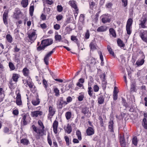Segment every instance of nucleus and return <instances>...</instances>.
Listing matches in <instances>:
<instances>
[{"label":"nucleus","mask_w":147,"mask_h":147,"mask_svg":"<svg viewBox=\"0 0 147 147\" xmlns=\"http://www.w3.org/2000/svg\"><path fill=\"white\" fill-rule=\"evenodd\" d=\"M88 93L90 96H92L93 93L92 89L91 87H88Z\"/></svg>","instance_id":"41"},{"label":"nucleus","mask_w":147,"mask_h":147,"mask_svg":"<svg viewBox=\"0 0 147 147\" xmlns=\"http://www.w3.org/2000/svg\"><path fill=\"white\" fill-rule=\"evenodd\" d=\"M105 74H103V78L102 81V84L103 85L102 86L103 88L105 89L106 88V85L107 83L106 81L105 80Z\"/></svg>","instance_id":"29"},{"label":"nucleus","mask_w":147,"mask_h":147,"mask_svg":"<svg viewBox=\"0 0 147 147\" xmlns=\"http://www.w3.org/2000/svg\"><path fill=\"white\" fill-rule=\"evenodd\" d=\"M53 53V51H51L45 56L44 60V61L46 65H48L49 64V57Z\"/></svg>","instance_id":"8"},{"label":"nucleus","mask_w":147,"mask_h":147,"mask_svg":"<svg viewBox=\"0 0 147 147\" xmlns=\"http://www.w3.org/2000/svg\"><path fill=\"white\" fill-rule=\"evenodd\" d=\"M43 85L45 86V88H47L48 86V84L47 81L45 79L43 80Z\"/></svg>","instance_id":"54"},{"label":"nucleus","mask_w":147,"mask_h":147,"mask_svg":"<svg viewBox=\"0 0 147 147\" xmlns=\"http://www.w3.org/2000/svg\"><path fill=\"white\" fill-rule=\"evenodd\" d=\"M86 133L88 136H91L94 133L93 129L91 127H88L87 129Z\"/></svg>","instance_id":"19"},{"label":"nucleus","mask_w":147,"mask_h":147,"mask_svg":"<svg viewBox=\"0 0 147 147\" xmlns=\"http://www.w3.org/2000/svg\"><path fill=\"white\" fill-rule=\"evenodd\" d=\"M71 40L72 41H74L77 44L78 47L79 46V43L78 40L76 38V37L74 36H71Z\"/></svg>","instance_id":"25"},{"label":"nucleus","mask_w":147,"mask_h":147,"mask_svg":"<svg viewBox=\"0 0 147 147\" xmlns=\"http://www.w3.org/2000/svg\"><path fill=\"white\" fill-rule=\"evenodd\" d=\"M49 114L48 115V119H51L55 112V110L53 107L50 106L49 107Z\"/></svg>","instance_id":"6"},{"label":"nucleus","mask_w":147,"mask_h":147,"mask_svg":"<svg viewBox=\"0 0 147 147\" xmlns=\"http://www.w3.org/2000/svg\"><path fill=\"white\" fill-rule=\"evenodd\" d=\"M71 112L68 111L66 112L65 114V116L67 119H69L71 117Z\"/></svg>","instance_id":"35"},{"label":"nucleus","mask_w":147,"mask_h":147,"mask_svg":"<svg viewBox=\"0 0 147 147\" xmlns=\"http://www.w3.org/2000/svg\"><path fill=\"white\" fill-rule=\"evenodd\" d=\"M9 12V11L8 10H5L4 13L3 15V18H7L8 17V13Z\"/></svg>","instance_id":"44"},{"label":"nucleus","mask_w":147,"mask_h":147,"mask_svg":"<svg viewBox=\"0 0 147 147\" xmlns=\"http://www.w3.org/2000/svg\"><path fill=\"white\" fill-rule=\"evenodd\" d=\"M18 113V111L17 109H15L13 111V113L15 115H17Z\"/></svg>","instance_id":"61"},{"label":"nucleus","mask_w":147,"mask_h":147,"mask_svg":"<svg viewBox=\"0 0 147 147\" xmlns=\"http://www.w3.org/2000/svg\"><path fill=\"white\" fill-rule=\"evenodd\" d=\"M107 49L110 54L112 56H114V53L112 51V49L109 45H108L107 46Z\"/></svg>","instance_id":"43"},{"label":"nucleus","mask_w":147,"mask_h":147,"mask_svg":"<svg viewBox=\"0 0 147 147\" xmlns=\"http://www.w3.org/2000/svg\"><path fill=\"white\" fill-rule=\"evenodd\" d=\"M57 11L59 12H61L63 10V7L60 5H58L57 7Z\"/></svg>","instance_id":"53"},{"label":"nucleus","mask_w":147,"mask_h":147,"mask_svg":"<svg viewBox=\"0 0 147 147\" xmlns=\"http://www.w3.org/2000/svg\"><path fill=\"white\" fill-rule=\"evenodd\" d=\"M54 28L56 30H58L60 28V26L59 24H56L54 25Z\"/></svg>","instance_id":"57"},{"label":"nucleus","mask_w":147,"mask_h":147,"mask_svg":"<svg viewBox=\"0 0 147 147\" xmlns=\"http://www.w3.org/2000/svg\"><path fill=\"white\" fill-rule=\"evenodd\" d=\"M131 91L136 92L137 90L136 88V84L135 82H132L131 84Z\"/></svg>","instance_id":"30"},{"label":"nucleus","mask_w":147,"mask_h":147,"mask_svg":"<svg viewBox=\"0 0 147 147\" xmlns=\"http://www.w3.org/2000/svg\"><path fill=\"white\" fill-rule=\"evenodd\" d=\"M103 17L102 19V23H105L107 22H109L111 21V19L109 15H104L102 16Z\"/></svg>","instance_id":"11"},{"label":"nucleus","mask_w":147,"mask_h":147,"mask_svg":"<svg viewBox=\"0 0 147 147\" xmlns=\"http://www.w3.org/2000/svg\"><path fill=\"white\" fill-rule=\"evenodd\" d=\"M40 102L39 99L37 97L35 99H34L32 101V104L34 106L38 105Z\"/></svg>","instance_id":"23"},{"label":"nucleus","mask_w":147,"mask_h":147,"mask_svg":"<svg viewBox=\"0 0 147 147\" xmlns=\"http://www.w3.org/2000/svg\"><path fill=\"white\" fill-rule=\"evenodd\" d=\"M131 27L126 26V30L127 33L129 35H130L131 33Z\"/></svg>","instance_id":"48"},{"label":"nucleus","mask_w":147,"mask_h":147,"mask_svg":"<svg viewBox=\"0 0 147 147\" xmlns=\"http://www.w3.org/2000/svg\"><path fill=\"white\" fill-rule=\"evenodd\" d=\"M22 115L23 117L22 118L23 125H25L28 124L27 119L29 117V115L26 114H23Z\"/></svg>","instance_id":"10"},{"label":"nucleus","mask_w":147,"mask_h":147,"mask_svg":"<svg viewBox=\"0 0 147 147\" xmlns=\"http://www.w3.org/2000/svg\"><path fill=\"white\" fill-rule=\"evenodd\" d=\"M93 89L94 92H97L99 90V87L97 85H94L93 87Z\"/></svg>","instance_id":"50"},{"label":"nucleus","mask_w":147,"mask_h":147,"mask_svg":"<svg viewBox=\"0 0 147 147\" xmlns=\"http://www.w3.org/2000/svg\"><path fill=\"white\" fill-rule=\"evenodd\" d=\"M64 138L66 142L67 145L68 146H69V138L67 136H65L64 137Z\"/></svg>","instance_id":"49"},{"label":"nucleus","mask_w":147,"mask_h":147,"mask_svg":"<svg viewBox=\"0 0 147 147\" xmlns=\"http://www.w3.org/2000/svg\"><path fill=\"white\" fill-rule=\"evenodd\" d=\"M147 21V17L145 16H143L140 20V23L139 24L140 27L142 28H146V27L145 24Z\"/></svg>","instance_id":"5"},{"label":"nucleus","mask_w":147,"mask_h":147,"mask_svg":"<svg viewBox=\"0 0 147 147\" xmlns=\"http://www.w3.org/2000/svg\"><path fill=\"white\" fill-rule=\"evenodd\" d=\"M9 66L11 70H13L15 69V66L12 62L9 63Z\"/></svg>","instance_id":"42"},{"label":"nucleus","mask_w":147,"mask_h":147,"mask_svg":"<svg viewBox=\"0 0 147 147\" xmlns=\"http://www.w3.org/2000/svg\"><path fill=\"white\" fill-rule=\"evenodd\" d=\"M138 140L136 136H135L132 139V143L135 146H137L138 143Z\"/></svg>","instance_id":"37"},{"label":"nucleus","mask_w":147,"mask_h":147,"mask_svg":"<svg viewBox=\"0 0 147 147\" xmlns=\"http://www.w3.org/2000/svg\"><path fill=\"white\" fill-rule=\"evenodd\" d=\"M63 16L61 15H59L56 17V18L57 20L59 21L61 20L63 18Z\"/></svg>","instance_id":"56"},{"label":"nucleus","mask_w":147,"mask_h":147,"mask_svg":"<svg viewBox=\"0 0 147 147\" xmlns=\"http://www.w3.org/2000/svg\"><path fill=\"white\" fill-rule=\"evenodd\" d=\"M107 28L105 26H101L99 27L97 29L98 32H103L106 31Z\"/></svg>","instance_id":"21"},{"label":"nucleus","mask_w":147,"mask_h":147,"mask_svg":"<svg viewBox=\"0 0 147 147\" xmlns=\"http://www.w3.org/2000/svg\"><path fill=\"white\" fill-rule=\"evenodd\" d=\"M20 77V75L19 74H13L12 75V79H13V80L15 82H17L18 81V79Z\"/></svg>","instance_id":"22"},{"label":"nucleus","mask_w":147,"mask_h":147,"mask_svg":"<svg viewBox=\"0 0 147 147\" xmlns=\"http://www.w3.org/2000/svg\"><path fill=\"white\" fill-rule=\"evenodd\" d=\"M53 42V40L51 38L42 40L41 45L37 48V50L38 51L44 50L46 47L52 44Z\"/></svg>","instance_id":"1"},{"label":"nucleus","mask_w":147,"mask_h":147,"mask_svg":"<svg viewBox=\"0 0 147 147\" xmlns=\"http://www.w3.org/2000/svg\"><path fill=\"white\" fill-rule=\"evenodd\" d=\"M40 18L42 20H44L46 19V17L45 15L42 13L41 15Z\"/></svg>","instance_id":"64"},{"label":"nucleus","mask_w":147,"mask_h":147,"mask_svg":"<svg viewBox=\"0 0 147 147\" xmlns=\"http://www.w3.org/2000/svg\"><path fill=\"white\" fill-rule=\"evenodd\" d=\"M45 1L49 5H51L53 3V1L52 0H45Z\"/></svg>","instance_id":"62"},{"label":"nucleus","mask_w":147,"mask_h":147,"mask_svg":"<svg viewBox=\"0 0 147 147\" xmlns=\"http://www.w3.org/2000/svg\"><path fill=\"white\" fill-rule=\"evenodd\" d=\"M20 143L24 145H27L30 144L29 140L26 138H24L20 140Z\"/></svg>","instance_id":"20"},{"label":"nucleus","mask_w":147,"mask_h":147,"mask_svg":"<svg viewBox=\"0 0 147 147\" xmlns=\"http://www.w3.org/2000/svg\"><path fill=\"white\" fill-rule=\"evenodd\" d=\"M90 36V33L89 31L88 30H87L86 31V32L85 34V38L86 39H88Z\"/></svg>","instance_id":"52"},{"label":"nucleus","mask_w":147,"mask_h":147,"mask_svg":"<svg viewBox=\"0 0 147 147\" xmlns=\"http://www.w3.org/2000/svg\"><path fill=\"white\" fill-rule=\"evenodd\" d=\"M117 43L118 45L120 47H123L125 45L123 43L122 41L120 39H118L117 40Z\"/></svg>","instance_id":"36"},{"label":"nucleus","mask_w":147,"mask_h":147,"mask_svg":"<svg viewBox=\"0 0 147 147\" xmlns=\"http://www.w3.org/2000/svg\"><path fill=\"white\" fill-rule=\"evenodd\" d=\"M22 72L25 76H28L29 74V70L27 68L25 67L22 70Z\"/></svg>","instance_id":"24"},{"label":"nucleus","mask_w":147,"mask_h":147,"mask_svg":"<svg viewBox=\"0 0 147 147\" xmlns=\"http://www.w3.org/2000/svg\"><path fill=\"white\" fill-rule=\"evenodd\" d=\"M66 131L68 134H70L72 131V128L71 126L69 124H68L67 126L66 129H65Z\"/></svg>","instance_id":"31"},{"label":"nucleus","mask_w":147,"mask_h":147,"mask_svg":"<svg viewBox=\"0 0 147 147\" xmlns=\"http://www.w3.org/2000/svg\"><path fill=\"white\" fill-rule=\"evenodd\" d=\"M104 101V98L102 93H100L98 98V103L100 104H103Z\"/></svg>","instance_id":"17"},{"label":"nucleus","mask_w":147,"mask_h":147,"mask_svg":"<svg viewBox=\"0 0 147 147\" xmlns=\"http://www.w3.org/2000/svg\"><path fill=\"white\" fill-rule=\"evenodd\" d=\"M133 22V20L131 18H129L128 19L126 26L131 27V25Z\"/></svg>","instance_id":"32"},{"label":"nucleus","mask_w":147,"mask_h":147,"mask_svg":"<svg viewBox=\"0 0 147 147\" xmlns=\"http://www.w3.org/2000/svg\"><path fill=\"white\" fill-rule=\"evenodd\" d=\"M89 111L88 108L87 107L83 108L82 109V112L84 114L88 113Z\"/></svg>","instance_id":"39"},{"label":"nucleus","mask_w":147,"mask_h":147,"mask_svg":"<svg viewBox=\"0 0 147 147\" xmlns=\"http://www.w3.org/2000/svg\"><path fill=\"white\" fill-rule=\"evenodd\" d=\"M67 101L66 102L67 103V102H71L72 100V98L71 96H68L67 98Z\"/></svg>","instance_id":"60"},{"label":"nucleus","mask_w":147,"mask_h":147,"mask_svg":"<svg viewBox=\"0 0 147 147\" xmlns=\"http://www.w3.org/2000/svg\"><path fill=\"white\" fill-rule=\"evenodd\" d=\"M109 128L111 129V132H113V121H111L109 123Z\"/></svg>","instance_id":"38"},{"label":"nucleus","mask_w":147,"mask_h":147,"mask_svg":"<svg viewBox=\"0 0 147 147\" xmlns=\"http://www.w3.org/2000/svg\"><path fill=\"white\" fill-rule=\"evenodd\" d=\"M141 53L142 54V59L141 60H138L136 63V64L138 66L141 65H143L144 62V59L145 58V55H144V53L142 52H141Z\"/></svg>","instance_id":"12"},{"label":"nucleus","mask_w":147,"mask_h":147,"mask_svg":"<svg viewBox=\"0 0 147 147\" xmlns=\"http://www.w3.org/2000/svg\"><path fill=\"white\" fill-rule=\"evenodd\" d=\"M139 33V36L142 40L147 45V30H141Z\"/></svg>","instance_id":"3"},{"label":"nucleus","mask_w":147,"mask_h":147,"mask_svg":"<svg viewBox=\"0 0 147 147\" xmlns=\"http://www.w3.org/2000/svg\"><path fill=\"white\" fill-rule=\"evenodd\" d=\"M119 141L122 147H125L126 143L124 136H121L119 138Z\"/></svg>","instance_id":"14"},{"label":"nucleus","mask_w":147,"mask_h":147,"mask_svg":"<svg viewBox=\"0 0 147 147\" xmlns=\"http://www.w3.org/2000/svg\"><path fill=\"white\" fill-rule=\"evenodd\" d=\"M110 34L114 37H116V34L113 28H110L109 30Z\"/></svg>","instance_id":"28"},{"label":"nucleus","mask_w":147,"mask_h":147,"mask_svg":"<svg viewBox=\"0 0 147 147\" xmlns=\"http://www.w3.org/2000/svg\"><path fill=\"white\" fill-rule=\"evenodd\" d=\"M67 104V102L64 100L63 97H60L57 102V107L59 109H62L63 105H66Z\"/></svg>","instance_id":"4"},{"label":"nucleus","mask_w":147,"mask_h":147,"mask_svg":"<svg viewBox=\"0 0 147 147\" xmlns=\"http://www.w3.org/2000/svg\"><path fill=\"white\" fill-rule=\"evenodd\" d=\"M78 10H77L76 9L75 10V12L74 13V15L75 18V19H76V18L78 14Z\"/></svg>","instance_id":"63"},{"label":"nucleus","mask_w":147,"mask_h":147,"mask_svg":"<svg viewBox=\"0 0 147 147\" xmlns=\"http://www.w3.org/2000/svg\"><path fill=\"white\" fill-rule=\"evenodd\" d=\"M142 124L145 129H147V120L145 119H143Z\"/></svg>","instance_id":"34"},{"label":"nucleus","mask_w":147,"mask_h":147,"mask_svg":"<svg viewBox=\"0 0 147 147\" xmlns=\"http://www.w3.org/2000/svg\"><path fill=\"white\" fill-rule=\"evenodd\" d=\"M76 134L78 137V138L79 140H82L81 134L80 131L79 130H78L76 132Z\"/></svg>","instance_id":"40"},{"label":"nucleus","mask_w":147,"mask_h":147,"mask_svg":"<svg viewBox=\"0 0 147 147\" xmlns=\"http://www.w3.org/2000/svg\"><path fill=\"white\" fill-rule=\"evenodd\" d=\"M38 125L41 127V128L42 129H44L45 128V127L43 125V123L41 120H39L38 121Z\"/></svg>","instance_id":"51"},{"label":"nucleus","mask_w":147,"mask_h":147,"mask_svg":"<svg viewBox=\"0 0 147 147\" xmlns=\"http://www.w3.org/2000/svg\"><path fill=\"white\" fill-rule=\"evenodd\" d=\"M43 112L40 111H36L31 112V115L33 117H37L38 116H41L42 115Z\"/></svg>","instance_id":"7"},{"label":"nucleus","mask_w":147,"mask_h":147,"mask_svg":"<svg viewBox=\"0 0 147 147\" xmlns=\"http://www.w3.org/2000/svg\"><path fill=\"white\" fill-rule=\"evenodd\" d=\"M32 127L34 131L38 134V135H36L35 137L37 139H40V136H42L44 134L45 135L44 132V129H37V127L34 125L32 126Z\"/></svg>","instance_id":"2"},{"label":"nucleus","mask_w":147,"mask_h":147,"mask_svg":"<svg viewBox=\"0 0 147 147\" xmlns=\"http://www.w3.org/2000/svg\"><path fill=\"white\" fill-rule=\"evenodd\" d=\"M58 125V122L56 120H55L53 123V130L54 133L56 134L57 133V127Z\"/></svg>","instance_id":"15"},{"label":"nucleus","mask_w":147,"mask_h":147,"mask_svg":"<svg viewBox=\"0 0 147 147\" xmlns=\"http://www.w3.org/2000/svg\"><path fill=\"white\" fill-rule=\"evenodd\" d=\"M68 4L75 10L76 9L77 10L78 9L77 3L74 0L70 1L69 2Z\"/></svg>","instance_id":"13"},{"label":"nucleus","mask_w":147,"mask_h":147,"mask_svg":"<svg viewBox=\"0 0 147 147\" xmlns=\"http://www.w3.org/2000/svg\"><path fill=\"white\" fill-rule=\"evenodd\" d=\"M21 4L23 7H26L28 4V0H22L21 2Z\"/></svg>","instance_id":"26"},{"label":"nucleus","mask_w":147,"mask_h":147,"mask_svg":"<svg viewBox=\"0 0 147 147\" xmlns=\"http://www.w3.org/2000/svg\"><path fill=\"white\" fill-rule=\"evenodd\" d=\"M122 2L123 3V6L125 7L127 5V0H121Z\"/></svg>","instance_id":"59"},{"label":"nucleus","mask_w":147,"mask_h":147,"mask_svg":"<svg viewBox=\"0 0 147 147\" xmlns=\"http://www.w3.org/2000/svg\"><path fill=\"white\" fill-rule=\"evenodd\" d=\"M54 92L55 93V95L56 96L59 95V90L57 88H55L54 89Z\"/></svg>","instance_id":"47"},{"label":"nucleus","mask_w":147,"mask_h":147,"mask_svg":"<svg viewBox=\"0 0 147 147\" xmlns=\"http://www.w3.org/2000/svg\"><path fill=\"white\" fill-rule=\"evenodd\" d=\"M16 103L18 105H22L21 96L19 93H18L17 95Z\"/></svg>","instance_id":"16"},{"label":"nucleus","mask_w":147,"mask_h":147,"mask_svg":"<svg viewBox=\"0 0 147 147\" xmlns=\"http://www.w3.org/2000/svg\"><path fill=\"white\" fill-rule=\"evenodd\" d=\"M90 8H93L94 6H95V3L94 2H91L90 3Z\"/></svg>","instance_id":"58"},{"label":"nucleus","mask_w":147,"mask_h":147,"mask_svg":"<svg viewBox=\"0 0 147 147\" xmlns=\"http://www.w3.org/2000/svg\"><path fill=\"white\" fill-rule=\"evenodd\" d=\"M90 50L93 51L96 49V44L94 40H92L89 45Z\"/></svg>","instance_id":"18"},{"label":"nucleus","mask_w":147,"mask_h":147,"mask_svg":"<svg viewBox=\"0 0 147 147\" xmlns=\"http://www.w3.org/2000/svg\"><path fill=\"white\" fill-rule=\"evenodd\" d=\"M55 38L57 41H60L61 39V36L60 35L57 34L55 36Z\"/></svg>","instance_id":"45"},{"label":"nucleus","mask_w":147,"mask_h":147,"mask_svg":"<svg viewBox=\"0 0 147 147\" xmlns=\"http://www.w3.org/2000/svg\"><path fill=\"white\" fill-rule=\"evenodd\" d=\"M6 38L8 42L11 43L12 42V37L10 34H7L6 35Z\"/></svg>","instance_id":"27"},{"label":"nucleus","mask_w":147,"mask_h":147,"mask_svg":"<svg viewBox=\"0 0 147 147\" xmlns=\"http://www.w3.org/2000/svg\"><path fill=\"white\" fill-rule=\"evenodd\" d=\"M15 11L16 12V14L17 15H18L20 14H21V12L20 10L18 8L16 9ZM16 14V13H14V15L15 16Z\"/></svg>","instance_id":"55"},{"label":"nucleus","mask_w":147,"mask_h":147,"mask_svg":"<svg viewBox=\"0 0 147 147\" xmlns=\"http://www.w3.org/2000/svg\"><path fill=\"white\" fill-rule=\"evenodd\" d=\"M28 37L31 41H34L36 38V35L35 32L34 31L28 34Z\"/></svg>","instance_id":"9"},{"label":"nucleus","mask_w":147,"mask_h":147,"mask_svg":"<svg viewBox=\"0 0 147 147\" xmlns=\"http://www.w3.org/2000/svg\"><path fill=\"white\" fill-rule=\"evenodd\" d=\"M47 141L48 142V143L50 146H51L52 145V142L50 138V135L49 134L48 135V136H47Z\"/></svg>","instance_id":"46"},{"label":"nucleus","mask_w":147,"mask_h":147,"mask_svg":"<svg viewBox=\"0 0 147 147\" xmlns=\"http://www.w3.org/2000/svg\"><path fill=\"white\" fill-rule=\"evenodd\" d=\"M34 10V5H31L30 6L29 8V13L31 16L33 15V13Z\"/></svg>","instance_id":"33"}]
</instances>
